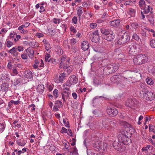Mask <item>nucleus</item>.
<instances>
[{
    "label": "nucleus",
    "mask_w": 155,
    "mask_h": 155,
    "mask_svg": "<svg viewBox=\"0 0 155 155\" xmlns=\"http://www.w3.org/2000/svg\"><path fill=\"white\" fill-rule=\"evenodd\" d=\"M148 60L147 58L144 54H141L134 58L133 61L136 64H140L145 63Z\"/></svg>",
    "instance_id": "nucleus-1"
},
{
    "label": "nucleus",
    "mask_w": 155,
    "mask_h": 155,
    "mask_svg": "<svg viewBox=\"0 0 155 155\" xmlns=\"http://www.w3.org/2000/svg\"><path fill=\"white\" fill-rule=\"evenodd\" d=\"M130 40V36L127 33H125L120 36L116 43L117 45H121L127 43Z\"/></svg>",
    "instance_id": "nucleus-2"
},
{
    "label": "nucleus",
    "mask_w": 155,
    "mask_h": 155,
    "mask_svg": "<svg viewBox=\"0 0 155 155\" xmlns=\"http://www.w3.org/2000/svg\"><path fill=\"white\" fill-rule=\"evenodd\" d=\"M118 139L120 143H122L124 145H127L131 143V139L123 134H119Z\"/></svg>",
    "instance_id": "nucleus-3"
},
{
    "label": "nucleus",
    "mask_w": 155,
    "mask_h": 155,
    "mask_svg": "<svg viewBox=\"0 0 155 155\" xmlns=\"http://www.w3.org/2000/svg\"><path fill=\"white\" fill-rule=\"evenodd\" d=\"M102 124L105 128L107 130L112 129V126L114 125V122L110 121V120L108 119H103Z\"/></svg>",
    "instance_id": "nucleus-4"
},
{
    "label": "nucleus",
    "mask_w": 155,
    "mask_h": 155,
    "mask_svg": "<svg viewBox=\"0 0 155 155\" xmlns=\"http://www.w3.org/2000/svg\"><path fill=\"white\" fill-rule=\"evenodd\" d=\"M89 37L92 41L95 43L98 42L100 38L98 30H96L91 33Z\"/></svg>",
    "instance_id": "nucleus-5"
},
{
    "label": "nucleus",
    "mask_w": 155,
    "mask_h": 155,
    "mask_svg": "<svg viewBox=\"0 0 155 155\" xmlns=\"http://www.w3.org/2000/svg\"><path fill=\"white\" fill-rule=\"evenodd\" d=\"M143 97L148 101H151L154 98V94L151 91L144 92Z\"/></svg>",
    "instance_id": "nucleus-6"
},
{
    "label": "nucleus",
    "mask_w": 155,
    "mask_h": 155,
    "mask_svg": "<svg viewBox=\"0 0 155 155\" xmlns=\"http://www.w3.org/2000/svg\"><path fill=\"white\" fill-rule=\"evenodd\" d=\"M137 101L135 98H133L126 101L125 105L127 107L133 108L137 106Z\"/></svg>",
    "instance_id": "nucleus-7"
},
{
    "label": "nucleus",
    "mask_w": 155,
    "mask_h": 155,
    "mask_svg": "<svg viewBox=\"0 0 155 155\" xmlns=\"http://www.w3.org/2000/svg\"><path fill=\"white\" fill-rule=\"evenodd\" d=\"M119 67V64H113L112 65H108L106 69L104 70V71H106L107 69L109 70L108 73H110L112 71H117Z\"/></svg>",
    "instance_id": "nucleus-8"
},
{
    "label": "nucleus",
    "mask_w": 155,
    "mask_h": 155,
    "mask_svg": "<svg viewBox=\"0 0 155 155\" xmlns=\"http://www.w3.org/2000/svg\"><path fill=\"white\" fill-rule=\"evenodd\" d=\"M107 114L110 116L114 117L116 115L118 114V111L115 108H112L109 107L107 110Z\"/></svg>",
    "instance_id": "nucleus-9"
},
{
    "label": "nucleus",
    "mask_w": 155,
    "mask_h": 155,
    "mask_svg": "<svg viewBox=\"0 0 155 155\" xmlns=\"http://www.w3.org/2000/svg\"><path fill=\"white\" fill-rule=\"evenodd\" d=\"M115 34L114 33L113 31H111L109 34L106 36H102V38L107 40L108 41H112L113 40L115 37Z\"/></svg>",
    "instance_id": "nucleus-10"
},
{
    "label": "nucleus",
    "mask_w": 155,
    "mask_h": 155,
    "mask_svg": "<svg viewBox=\"0 0 155 155\" xmlns=\"http://www.w3.org/2000/svg\"><path fill=\"white\" fill-rule=\"evenodd\" d=\"M113 145L114 148L118 151L120 150L122 148L121 143H120L119 141H114L113 143Z\"/></svg>",
    "instance_id": "nucleus-11"
},
{
    "label": "nucleus",
    "mask_w": 155,
    "mask_h": 155,
    "mask_svg": "<svg viewBox=\"0 0 155 155\" xmlns=\"http://www.w3.org/2000/svg\"><path fill=\"white\" fill-rule=\"evenodd\" d=\"M101 31L103 35L102 36H106L110 33L112 31L107 28L103 27L101 28Z\"/></svg>",
    "instance_id": "nucleus-12"
},
{
    "label": "nucleus",
    "mask_w": 155,
    "mask_h": 155,
    "mask_svg": "<svg viewBox=\"0 0 155 155\" xmlns=\"http://www.w3.org/2000/svg\"><path fill=\"white\" fill-rule=\"evenodd\" d=\"M120 20L119 19L114 20L110 22V25L111 26L117 27L119 25Z\"/></svg>",
    "instance_id": "nucleus-13"
},
{
    "label": "nucleus",
    "mask_w": 155,
    "mask_h": 155,
    "mask_svg": "<svg viewBox=\"0 0 155 155\" xmlns=\"http://www.w3.org/2000/svg\"><path fill=\"white\" fill-rule=\"evenodd\" d=\"M142 9H143V12L145 14H147L149 12H152V8L149 5H146Z\"/></svg>",
    "instance_id": "nucleus-14"
},
{
    "label": "nucleus",
    "mask_w": 155,
    "mask_h": 155,
    "mask_svg": "<svg viewBox=\"0 0 155 155\" xmlns=\"http://www.w3.org/2000/svg\"><path fill=\"white\" fill-rule=\"evenodd\" d=\"M107 144L104 142H102L100 146V148H98V150H101V152H103L107 150Z\"/></svg>",
    "instance_id": "nucleus-15"
},
{
    "label": "nucleus",
    "mask_w": 155,
    "mask_h": 155,
    "mask_svg": "<svg viewBox=\"0 0 155 155\" xmlns=\"http://www.w3.org/2000/svg\"><path fill=\"white\" fill-rule=\"evenodd\" d=\"M17 48L15 47L9 50L8 52L13 55L14 57H16L18 54L17 52Z\"/></svg>",
    "instance_id": "nucleus-16"
},
{
    "label": "nucleus",
    "mask_w": 155,
    "mask_h": 155,
    "mask_svg": "<svg viewBox=\"0 0 155 155\" xmlns=\"http://www.w3.org/2000/svg\"><path fill=\"white\" fill-rule=\"evenodd\" d=\"M137 52V50L136 46L132 45L130 47L129 50V53L130 54L134 55L136 54V53Z\"/></svg>",
    "instance_id": "nucleus-17"
},
{
    "label": "nucleus",
    "mask_w": 155,
    "mask_h": 155,
    "mask_svg": "<svg viewBox=\"0 0 155 155\" xmlns=\"http://www.w3.org/2000/svg\"><path fill=\"white\" fill-rule=\"evenodd\" d=\"M89 44L87 41H84L81 44V48L83 50L86 51L89 48Z\"/></svg>",
    "instance_id": "nucleus-18"
},
{
    "label": "nucleus",
    "mask_w": 155,
    "mask_h": 155,
    "mask_svg": "<svg viewBox=\"0 0 155 155\" xmlns=\"http://www.w3.org/2000/svg\"><path fill=\"white\" fill-rule=\"evenodd\" d=\"M63 69H64L65 72H66L68 74L72 71L73 68L72 66H68L64 65Z\"/></svg>",
    "instance_id": "nucleus-19"
},
{
    "label": "nucleus",
    "mask_w": 155,
    "mask_h": 155,
    "mask_svg": "<svg viewBox=\"0 0 155 155\" xmlns=\"http://www.w3.org/2000/svg\"><path fill=\"white\" fill-rule=\"evenodd\" d=\"M27 143V140L24 139L20 140H18L16 142L17 143L19 146H24Z\"/></svg>",
    "instance_id": "nucleus-20"
},
{
    "label": "nucleus",
    "mask_w": 155,
    "mask_h": 155,
    "mask_svg": "<svg viewBox=\"0 0 155 155\" xmlns=\"http://www.w3.org/2000/svg\"><path fill=\"white\" fill-rule=\"evenodd\" d=\"M103 82V81L101 78H94L93 80V83L94 85L96 86L100 84Z\"/></svg>",
    "instance_id": "nucleus-21"
},
{
    "label": "nucleus",
    "mask_w": 155,
    "mask_h": 155,
    "mask_svg": "<svg viewBox=\"0 0 155 155\" xmlns=\"http://www.w3.org/2000/svg\"><path fill=\"white\" fill-rule=\"evenodd\" d=\"M44 86L42 84H39L38 85L37 90L40 94H42L44 90Z\"/></svg>",
    "instance_id": "nucleus-22"
},
{
    "label": "nucleus",
    "mask_w": 155,
    "mask_h": 155,
    "mask_svg": "<svg viewBox=\"0 0 155 155\" xmlns=\"http://www.w3.org/2000/svg\"><path fill=\"white\" fill-rule=\"evenodd\" d=\"M1 89L2 91H8L9 88L8 84L6 83H3L1 85Z\"/></svg>",
    "instance_id": "nucleus-23"
},
{
    "label": "nucleus",
    "mask_w": 155,
    "mask_h": 155,
    "mask_svg": "<svg viewBox=\"0 0 155 155\" xmlns=\"http://www.w3.org/2000/svg\"><path fill=\"white\" fill-rule=\"evenodd\" d=\"M70 60V59L69 58L67 59L64 61V62H61L60 63L59 67L60 68H63L64 67V65H65L66 66H68V64L69 63V61Z\"/></svg>",
    "instance_id": "nucleus-24"
},
{
    "label": "nucleus",
    "mask_w": 155,
    "mask_h": 155,
    "mask_svg": "<svg viewBox=\"0 0 155 155\" xmlns=\"http://www.w3.org/2000/svg\"><path fill=\"white\" fill-rule=\"evenodd\" d=\"M26 50L27 54L28 55L29 57L33 56L34 54V51L33 50H31V48H28L26 49Z\"/></svg>",
    "instance_id": "nucleus-25"
},
{
    "label": "nucleus",
    "mask_w": 155,
    "mask_h": 155,
    "mask_svg": "<svg viewBox=\"0 0 155 155\" xmlns=\"http://www.w3.org/2000/svg\"><path fill=\"white\" fill-rule=\"evenodd\" d=\"M17 34L14 31H12L9 34V36L8 37V39L11 41L14 40V37Z\"/></svg>",
    "instance_id": "nucleus-26"
},
{
    "label": "nucleus",
    "mask_w": 155,
    "mask_h": 155,
    "mask_svg": "<svg viewBox=\"0 0 155 155\" xmlns=\"http://www.w3.org/2000/svg\"><path fill=\"white\" fill-rule=\"evenodd\" d=\"M5 44L6 46L8 48H10L13 45L12 41L8 39L7 40Z\"/></svg>",
    "instance_id": "nucleus-27"
},
{
    "label": "nucleus",
    "mask_w": 155,
    "mask_h": 155,
    "mask_svg": "<svg viewBox=\"0 0 155 155\" xmlns=\"http://www.w3.org/2000/svg\"><path fill=\"white\" fill-rule=\"evenodd\" d=\"M65 85V84H63V90H64V93L66 94L68 96V95L70 94V93L69 92V89L68 88L66 87Z\"/></svg>",
    "instance_id": "nucleus-28"
},
{
    "label": "nucleus",
    "mask_w": 155,
    "mask_h": 155,
    "mask_svg": "<svg viewBox=\"0 0 155 155\" xmlns=\"http://www.w3.org/2000/svg\"><path fill=\"white\" fill-rule=\"evenodd\" d=\"M102 142L99 141L96 142L94 144V147L95 148L97 149L98 150V148L100 147V146L101 145Z\"/></svg>",
    "instance_id": "nucleus-29"
},
{
    "label": "nucleus",
    "mask_w": 155,
    "mask_h": 155,
    "mask_svg": "<svg viewBox=\"0 0 155 155\" xmlns=\"http://www.w3.org/2000/svg\"><path fill=\"white\" fill-rule=\"evenodd\" d=\"M146 81L147 84L152 85L154 82V81L151 78H147L146 79Z\"/></svg>",
    "instance_id": "nucleus-30"
},
{
    "label": "nucleus",
    "mask_w": 155,
    "mask_h": 155,
    "mask_svg": "<svg viewBox=\"0 0 155 155\" xmlns=\"http://www.w3.org/2000/svg\"><path fill=\"white\" fill-rule=\"evenodd\" d=\"M146 5L145 4V1L143 0H140L139 2V5L141 8V9Z\"/></svg>",
    "instance_id": "nucleus-31"
},
{
    "label": "nucleus",
    "mask_w": 155,
    "mask_h": 155,
    "mask_svg": "<svg viewBox=\"0 0 155 155\" xmlns=\"http://www.w3.org/2000/svg\"><path fill=\"white\" fill-rule=\"evenodd\" d=\"M25 74L26 78H32L33 77L32 73L31 71L25 72Z\"/></svg>",
    "instance_id": "nucleus-32"
},
{
    "label": "nucleus",
    "mask_w": 155,
    "mask_h": 155,
    "mask_svg": "<svg viewBox=\"0 0 155 155\" xmlns=\"http://www.w3.org/2000/svg\"><path fill=\"white\" fill-rule=\"evenodd\" d=\"M55 104L56 105V106L58 107H61L63 106L62 102L59 100L55 102Z\"/></svg>",
    "instance_id": "nucleus-33"
},
{
    "label": "nucleus",
    "mask_w": 155,
    "mask_h": 155,
    "mask_svg": "<svg viewBox=\"0 0 155 155\" xmlns=\"http://www.w3.org/2000/svg\"><path fill=\"white\" fill-rule=\"evenodd\" d=\"M58 91L57 89H55L53 92V95L54 97L56 98L58 96Z\"/></svg>",
    "instance_id": "nucleus-34"
},
{
    "label": "nucleus",
    "mask_w": 155,
    "mask_h": 155,
    "mask_svg": "<svg viewBox=\"0 0 155 155\" xmlns=\"http://www.w3.org/2000/svg\"><path fill=\"white\" fill-rule=\"evenodd\" d=\"M64 78H54V81L57 83H62L63 82Z\"/></svg>",
    "instance_id": "nucleus-35"
},
{
    "label": "nucleus",
    "mask_w": 155,
    "mask_h": 155,
    "mask_svg": "<svg viewBox=\"0 0 155 155\" xmlns=\"http://www.w3.org/2000/svg\"><path fill=\"white\" fill-rule=\"evenodd\" d=\"M132 37L133 39H134L136 41H140L139 36L136 33H134L133 34L132 36Z\"/></svg>",
    "instance_id": "nucleus-36"
},
{
    "label": "nucleus",
    "mask_w": 155,
    "mask_h": 155,
    "mask_svg": "<svg viewBox=\"0 0 155 155\" xmlns=\"http://www.w3.org/2000/svg\"><path fill=\"white\" fill-rule=\"evenodd\" d=\"M150 45L152 48H155V40L153 39L151 40L150 41Z\"/></svg>",
    "instance_id": "nucleus-37"
},
{
    "label": "nucleus",
    "mask_w": 155,
    "mask_h": 155,
    "mask_svg": "<svg viewBox=\"0 0 155 155\" xmlns=\"http://www.w3.org/2000/svg\"><path fill=\"white\" fill-rule=\"evenodd\" d=\"M63 123L64 124V126L67 127L69 128L70 127V125L68 121H66V120L64 118L63 119Z\"/></svg>",
    "instance_id": "nucleus-38"
},
{
    "label": "nucleus",
    "mask_w": 155,
    "mask_h": 155,
    "mask_svg": "<svg viewBox=\"0 0 155 155\" xmlns=\"http://www.w3.org/2000/svg\"><path fill=\"white\" fill-rule=\"evenodd\" d=\"M68 74L66 72H65V71H64V72L61 73L60 74L59 78H65L66 77H68Z\"/></svg>",
    "instance_id": "nucleus-39"
},
{
    "label": "nucleus",
    "mask_w": 155,
    "mask_h": 155,
    "mask_svg": "<svg viewBox=\"0 0 155 155\" xmlns=\"http://www.w3.org/2000/svg\"><path fill=\"white\" fill-rule=\"evenodd\" d=\"M10 103H11V104H14L15 105H17L20 103V102L19 100L15 101L13 100H12L10 101ZM8 105L9 107H10V106H11L10 105V103H8Z\"/></svg>",
    "instance_id": "nucleus-40"
},
{
    "label": "nucleus",
    "mask_w": 155,
    "mask_h": 155,
    "mask_svg": "<svg viewBox=\"0 0 155 155\" xmlns=\"http://www.w3.org/2000/svg\"><path fill=\"white\" fill-rule=\"evenodd\" d=\"M5 126L3 123H0V133L2 132L4 130Z\"/></svg>",
    "instance_id": "nucleus-41"
},
{
    "label": "nucleus",
    "mask_w": 155,
    "mask_h": 155,
    "mask_svg": "<svg viewBox=\"0 0 155 155\" xmlns=\"http://www.w3.org/2000/svg\"><path fill=\"white\" fill-rule=\"evenodd\" d=\"M53 21L55 24H59L61 21V20L60 19L54 18L53 19Z\"/></svg>",
    "instance_id": "nucleus-42"
},
{
    "label": "nucleus",
    "mask_w": 155,
    "mask_h": 155,
    "mask_svg": "<svg viewBox=\"0 0 155 155\" xmlns=\"http://www.w3.org/2000/svg\"><path fill=\"white\" fill-rule=\"evenodd\" d=\"M83 9H78L77 10V14L79 18H80L83 13Z\"/></svg>",
    "instance_id": "nucleus-43"
},
{
    "label": "nucleus",
    "mask_w": 155,
    "mask_h": 155,
    "mask_svg": "<svg viewBox=\"0 0 155 155\" xmlns=\"http://www.w3.org/2000/svg\"><path fill=\"white\" fill-rule=\"evenodd\" d=\"M150 147V146L148 145L146 147H143L142 148V150L143 151H147Z\"/></svg>",
    "instance_id": "nucleus-44"
},
{
    "label": "nucleus",
    "mask_w": 155,
    "mask_h": 155,
    "mask_svg": "<svg viewBox=\"0 0 155 155\" xmlns=\"http://www.w3.org/2000/svg\"><path fill=\"white\" fill-rule=\"evenodd\" d=\"M61 133L62 134L67 133V130L64 127H62L61 130Z\"/></svg>",
    "instance_id": "nucleus-45"
},
{
    "label": "nucleus",
    "mask_w": 155,
    "mask_h": 155,
    "mask_svg": "<svg viewBox=\"0 0 155 155\" xmlns=\"http://www.w3.org/2000/svg\"><path fill=\"white\" fill-rule=\"evenodd\" d=\"M76 42V40L74 38L71 39L70 40V43L71 45L75 44Z\"/></svg>",
    "instance_id": "nucleus-46"
},
{
    "label": "nucleus",
    "mask_w": 155,
    "mask_h": 155,
    "mask_svg": "<svg viewBox=\"0 0 155 155\" xmlns=\"http://www.w3.org/2000/svg\"><path fill=\"white\" fill-rule=\"evenodd\" d=\"M50 33L51 35V36H53L54 35H55L56 33V31L55 29L54 30H51L50 31Z\"/></svg>",
    "instance_id": "nucleus-47"
},
{
    "label": "nucleus",
    "mask_w": 155,
    "mask_h": 155,
    "mask_svg": "<svg viewBox=\"0 0 155 155\" xmlns=\"http://www.w3.org/2000/svg\"><path fill=\"white\" fill-rule=\"evenodd\" d=\"M45 45V46L46 51H48L49 49L51 48L50 44L49 43L46 44V45Z\"/></svg>",
    "instance_id": "nucleus-48"
},
{
    "label": "nucleus",
    "mask_w": 155,
    "mask_h": 155,
    "mask_svg": "<svg viewBox=\"0 0 155 155\" xmlns=\"http://www.w3.org/2000/svg\"><path fill=\"white\" fill-rule=\"evenodd\" d=\"M50 56L49 54H47L45 57V61H46L49 62V60H50L51 58H49Z\"/></svg>",
    "instance_id": "nucleus-49"
},
{
    "label": "nucleus",
    "mask_w": 155,
    "mask_h": 155,
    "mask_svg": "<svg viewBox=\"0 0 155 155\" xmlns=\"http://www.w3.org/2000/svg\"><path fill=\"white\" fill-rule=\"evenodd\" d=\"M131 26L134 29H137V28L138 25L137 23H134L131 25Z\"/></svg>",
    "instance_id": "nucleus-50"
},
{
    "label": "nucleus",
    "mask_w": 155,
    "mask_h": 155,
    "mask_svg": "<svg viewBox=\"0 0 155 155\" xmlns=\"http://www.w3.org/2000/svg\"><path fill=\"white\" fill-rule=\"evenodd\" d=\"M148 70L150 72L152 73H155V67H153L152 69H150V68H148Z\"/></svg>",
    "instance_id": "nucleus-51"
},
{
    "label": "nucleus",
    "mask_w": 155,
    "mask_h": 155,
    "mask_svg": "<svg viewBox=\"0 0 155 155\" xmlns=\"http://www.w3.org/2000/svg\"><path fill=\"white\" fill-rule=\"evenodd\" d=\"M30 24L29 22H26L25 23L21 25V26H22L23 28H27L28 27Z\"/></svg>",
    "instance_id": "nucleus-52"
},
{
    "label": "nucleus",
    "mask_w": 155,
    "mask_h": 155,
    "mask_svg": "<svg viewBox=\"0 0 155 155\" xmlns=\"http://www.w3.org/2000/svg\"><path fill=\"white\" fill-rule=\"evenodd\" d=\"M97 25V24L96 23H92L90 24V26L91 28H94L96 27Z\"/></svg>",
    "instance_id": "nucleus-53"
},
{
    "label": "nucleus",
    "mask_w": 155,
    "mask_h": 155,
    "mask_svg": "<svg viewBox=\"0 0 155 155\" xmlns=\"http://www.w3.org/2000/svg\"><path fill=\"white\" fill-rule=\"evenodd\" d=\"M72 21L73 22L74 24H76L77 23V17L74 16L72 19Z\"/></svg>",
    "instance_id": "nucleus-54"
},
{
    "label": "nucleus",
    "mask_w": 155,
    "mask_h": 155,
    "mask_svg": "<svg viewBox=\"0 0 155 155\" xmlns=\"http://www.w3.org/2000/svg\"><path fill=\"white\" fill-rule=\"evenodd\" d=\"M69 58H67L66 55H63L61 58V62H64V61L67 59Z\"/></svg>",
    "instance_id": "nucleus-55"
},
{
    "label": "nucleus",
    "mask_w": 155,
    "mask_h": 155,
    "mask_svg": "<svg viewBox=\"0 0 155 155\" xmlns=\"http://www.w3.org/2000/svg\"><path fill=\"white\" fill-rule=\"evenodd\" d=\"M71 153L74 154H78V150L75 147H74L73 150Z\"/></svg>",
    "instance_id": "nucleus-56"
},
{
    "label": "nucleus",
    "mask_w": 155,
    "mask_h": 155,
    "mask_svg": "<svg viewBox=\"0 0 155 155\" xmlns=\"http://www.w3.org/2000/svg\"><path fill=\"white\" fill-rule=\"evenodd\" d=\"M16 36L15 38L14 39V41L15 42H16L18 41L19 39L21 38V36L19 35H16Z\"/></svg>",
    "instance_id": "nucleus-57"
},
{
    "label": "nucleus",
    "mask_w": 155,
    "mask_h": 155,
    "mask_svg": "<svg viewBox=\"0 0 155 155\" xmlns=\"http://www.w3.org/2000/svg\"><path fill=\"white\" fill-rule=\"evenodd\" d=\"M153 12H150V14L149 15H147L146 16L147 19H149V18H152L153 17V15L152 13Z\"/></svg>",
    "instance_id": "nucleus-58"
},
{
    "label": "nucleus",
    "mask_w": 155,
    "mask_h": 155,
    "mask_svg": "<svg viewBox=\"0 0 155 155\" xmlns=\"http://www.w3.org/2000/svg\"><path fill=\"white\" fill-rule=\"evenodd\" d=\"M70 30L71 31L73 32L74 33H76L77 31L76 29H75L73 26L71 27L70 28Z\"/></svg>",
    "instance_id": "nucleus-59"
},
{
    "label": "nucleus",
    "mask_w": 155,
    "mask_h": 155,
    "mask_svg": "<svg viewBox=\"0 0 155 155\" xmlns=\"http://www.w3.org/2000/svg\"><path fill=\"white\" fill-rule=\"evenodd\" d=\"M17 48V50H18L19 51H21L23 50V47L22 46H18Z\"/></svg>",
    "instance_id": "nucleus-60"
},
{
    "label": "nucleus",
    "mask_w": 155,
    "mask_h": 155,
    "mask_svg": "<svg viewBox=\"0 0 155 155\" xmlns=\"http://www.w3.org/2000/svg\"><path fill=\"white\" fill-rule=\"evenodd\" d=\"M56 62V60L55 59L52 58L50 60H49V62H51L52 64H55Z\"/></svg>",
    "instance_id": "nucleus-61"
},
{
    "label": "nucleus",
    "mask_w": 155,
    "mask_h": 155,
    "mask_svg": "<svg viewBox=\"0 0 155 155\" xmlns=\"http://www.w3.org/2000/svg\"><path fill=\"white\" fill-rule=\"evenodd\" d=\"M104 22V21L102 19H98L97 20V22L98 23H101L103 24Z\"/></svg>",
    "instance_id": "nucleus-62"
},
{
    "label": "nucleus",
    "mask_w": 155,
    "mask_h": 155,
    "mask_svg": "<svg viewBox=\"0 0 155 155\" xmlns=\"http://www.w3.org/2000/svg\"><path fill=\"white\" fill-rule=\"evenodd\" d=\"M148 20L150 21V23L152 24L153 25L154 24V19H153V18H149V19H148Z\"/></svg>",
    "instance_id": "nucleus-63"
},
{
    "label": "nucleus",
    "mask_w": 155,
    "mask_h": 155,
    "mask_svg": "<svg viewBox=\"0 0 155 155\" xmlns=\"http://www.w3.org/2000/svg\"><path fill=\"white\" fill-rule=\"evenodd\" d=\"M72 96L74 99H76L77 98V94L75 92L72 93Z\"/></svg>",
    "instance_id": "nucleus-64"
}]
</instances>
